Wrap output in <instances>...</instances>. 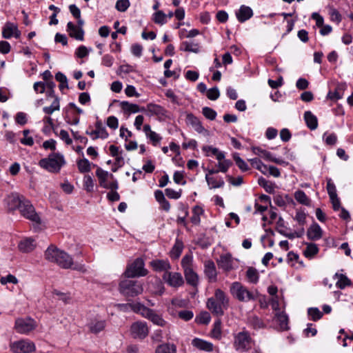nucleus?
Wrapping results in <instances>:
<instances>
[{"mask_svg":"<svg viewBox=\"0 0 353 353\" xmlns=\"http://www.w3.org/2000/svg\"><path fill=\"white\" fill-rule=\"evenodd\" d=\"M44 256L47 261L55 263L61 268H72L83 273L87 272L83 264L74 263L71 256L54 245H50L47 248L44 253Z\"/></svg>","mask_w":353,"mask_h":353,"instance_id":"1","label":"nucleus"},{"mask_svg":"<svg viewBox=\"0 0 353 353\" xmlns=\"http://www.w3.org/2000/svg\"><path fill=\"white\" fill-rule=\"evenodd\" d=\"M229 297L221 289H216L214 295L207 301V307L215 315L223 316L229 307Z\"/></svg>","mask_w":353,"mask_h":353,"instance_id":"2","label":"nucleus"},{"mask_svg":"<svg viewBox=\"0 0 353 353\" xmlns=\"http://www.w3.org/2000/svg\"><path fill=\"white\" fill-rule=\"evenodd\" d=\"M231 294L241 302H249L254 301L257 298V292L249 290L239 282H234L231 284L230 289Z\"/></svg>","mask_w":353,"mask_h":353,"instance_id":"3","label":"nucleus"},{"mask_svg":"<svg viewBox=\"0 0 353 353\" xmlns=\"http://www.w3.org/2000/svg\"><path fill=\"white\" fill-rule=\"evenodd\" d=\"M65 164L63 155L59 153H52L48 158L39 161V165L50 172H59L61 167Z\"/></svg>","mask_w":353,"mask_h":353,"instance_id":"4","label":"nucleus"},{"mask_svg":"<svg viewBox=\"0 0 353 353\" xmlns=\"http://www.w3.org/2000/svg\"><path fill=\"white\" fill-rule=\"evenodd\" d=\"M119 292L125 296L134 297L143 293V287L138 281L124 279L119 285Z\"/></svg>","mask_w":353,"mask_h":353,"instance_id":"5","label":"nucleus"},{"mask_svg":"<svg viewBox=\"0 0 353 353\" xmlns=\"http://www.w3.org/2000/svg\"><path fill=\"white\" fill-rule=\"evenodd\" d=\"M144 261L141 258L136 259L130 263L124 272L126 278H135L146 276L148 271L144 268Z\"/></svg>","mask_w":353,"mask_h":353,"instance_id":"6","label":"nucleus"},{"mask_svg":"<svg viewBox=\"0 0 353 353\" xmlns=\"http://www.w3.org/2000/svg\"><path fill=\"white\" fill-rule=\"evenodd\" d=\"M19 210L21 214L26 219L36 223H41V219L39 214L36 212L31 202L27 199H25L23 203L19 207Z\"/></svg>","mask_w":353,"mask_h":353,"instance_id":"7","label":"nucleus"},{"mask_svg":"<svg viewBox=\"0 0 353 353\" xmlns=\"http://www.w3.org/2000/svg\"><path fill=\"white\" fill-rule=\"evenodd\" d=\"M163 281L170 287L178 289L184 285V279L180 272L168 271L162 275Z\"/></svg>","mask_w":353,"mask_h":353,"instance_id":"8","label":"nucleus"},{"mask_svg":"<svg viewBox=\"0 0 353 353\" xmlns=\"http://www.w3.org/2000/svg\"><path fill=\"white\" fill-rule=\"evenodd\" d=\"M130 334L134 339H144L149 334V327L145 321H136L131 325Z\"/></svg>","mask_w":353,"mask_h":353,"instance_id":"9","label":"nucleus"},{"mask_svg":"<svg viewBox=\"0 0 353 353\" xmlns=\"http://www.w3.org/2000/svg\"><path fill=\"white\" fill-rule=\"evenodd\" d=\"M36 327V322L31 318L17 319L14 325V329L20 334H28L34 330Z\"/></svg>","mask_w":353,"mask_h":353,"instance_id":"10","label":"nucleus"},{"mask_svg":"<svg viewBox=\"0 0 353 353\" xmlns=\"http://www.w3.org/2000/svg\"><path fill=\"white\" fill-rule=\"evenodd\" d=\"M10 349L14 353H30L35 350V345L29 340H20L10 344Z\"/></svg>","mask_w":353,"mask_h":353,"instance_id":"11","label":"nucleus"},{"mask_svg":"<svg viewBox=\"0 0 353 353\" xmlns=\"http://www.w3.org/2000/svg\"><path fill=\"white\" fill-rule=\"evenodd\" d=\"M234 347L236 350L247 351L251 347V338L246 332H239L234 336Z\"/></svg>","mask_w":353,"mask_h":353,"instance_id":"12","label":"nucleus"},{"mask_svg":"<svg viewBox=\"0 0 353 353\" xmlns=\"http://www.w3.org/2000/svg\"><path fill=\"white\" fill-rule=\"evenodd\" d=\"M21 31L18 29L16 23L8 21L5 23L2 28V37L4 39H10L12 37L19 38Z\"/></svg>","mask_w":353,"mask_h":353,"instance_id":"13","label":"nucleus"},{"mask_svg":"<svg viewBox=\"0 0 353 353\" xmlns=\"http://www.w3.org/2000/svg\"><path fill=\"white\" fill-rule=\"evenodd\" d=\"M25 196L18 193H12L7 196L5 201L10 210H14L19 208L25 200Z\"/></svg>","mask_w":353,"mask_h":353,"instance_id":"14","label":"nucleus"},{"mask_svg":"<svg viewBox=\"0 0 353 353\" xmlns=\"http://www.w3.org/2000/svg\"><path fill=\"white\" fill-rule=\"evenodd\" d=\"M216 263L219 268L225 272H230L234 269V259L230 254L221 255Z\"/></svg>","mask_w":353,"mask_h":353,"instance_id":"15","label":"nucleus"},{"mask_svg":"<svg viewBox=\"0 0 353 353\" xmlns=\"http://www.w3.org/2000/svg\"><path fill=\"white\" fill-rule=\"evenodd\" d=\"M87 327L91 333L97 334L104 330L106 327V321L101 318L95 317L89 321L87 323Z\"/></svg>","mask_w":353,"mask_h":353,"instance_id":"16","label":"nucleus"},{"mask_svg":"<svg viewBox=\"0 0 353 353\" xmlns=\"http://www.w3.org/2000/svg\"><path fill=\"white\" fill-rule=\"evenodd\" d=\"M87 134L90 135L93 140L97 139H107L109 136L108 132L106 131L105 127L103 126L102 122L101 121H97L95 124V130L92 131L87 130L85 132Z\"/></svg>","mask_w":353,"mask_h":353,"instance_id":"17","label":"nucleus"},{"mask_svg":"<svg viewBox=\"0 0 353 353\" xmlns=\"http://www.w3.org/2000/svg\"><path fill=\"white\" fill-rule=\"evenodd\" d=\"M150 265L155 272H168L171 269V265L167 259H154L150 262Z\"/></svg>","mask_w":353,"mask_h":353,"instance_id":"18","label":"nucleus"},{"mask_svg":"<svg viewBox=\"0 0 353 353\" xmlns=\"http://www.w3.org/2000/svg\"><path fill=\"white\" fill-rule=\"evenodd\" d=\"M204 273L210 282H216L217 280V272L214 263L212 260H208L204 263Z\"/></svg>","mask_w":353,"mask_h":353,"instance_id":"19","label":"nucleus"},{"mask_svg":"<svg viewBox=\"0 0 353 353\" xmlns=\"http://www.w3.org/2000/svg\"><path fill=\"white\" fill-rule=\"evenodd\" d=\"M67 31L70 37L79 40L84 39V30L81 27H77L72 22L70 21L67 24Z\"/></svg>","mask_w":353,"mask_h":353,"instance_id":"20","label":"nucleus"},{"mask_svg":"<svg viewBox=\"0 0 353 353\" xmlns=\"http://www.w3.org/2000/svg\"><path fill=\"white\" fill-rule=\"evenodd\" d=\"M37 245L34 239L28 237L21 240L18 244V249L23 253H28L33 251Z\"/></svg>","mask_w":353,"mask_h":353,"instance_id":"21","label":"nucleus"},{"mask_svg":"<svg viewBox=\"0 0 353 353\" xmlns=\"http://www.w3.org/2000/svg\"><path fill=\"white\" fill-rule=\"evenodd\" d=\"M191 344L197 350L204 352H212L214 348V345L212 343L199 338L193 339Z\"/></svg>","mask_w":353,"mask_h":353,"instance_id":"22","label":"nucleus"},{"mask_svg":"<svg viewBox=\"0 0 353 353\" xmlns=\"http://www.w3.org/2000/svg\"><path fill=\"white\" fill-rule=\"evenodd\" d=\"M186 123L188 125H190L198 133L201 134L206 132L205 129L201 123V121L193 114L190 113L187 114Z\"/></svg>","mask_w":353,"mask_h":353,"instance_id":"23","label":"nucleus"},{"mask_svg":"<svg viewBox=\"0 0 353 353\" xmlns=\"http://www.w3.org/2000/svg\"><path fill=\"white\" fill-rule=\"evenodd\" d=\"M96 176L99 179V185L103 188H107L108 179H114L112 174H110L108 172L103 170L101 168L98 167L96 170Z\"/></svg>","mask_w":353,"mask_h":353,"instance_id":"24","label":"nucleus"},{"mask_svg":"<svg viewBox=\"0 0 353 353\" xmlns=\"http://www.w3.org/2000/svg\"><path fill=\"white\" fill-rule=\"evenodd\" d=\"M323 230L316 223H314L307 229V238L312 241H316L322 237Z\"/></svg>","mask_w":353,"mask_h":353,"instance_id":"25","label":"nucleus"},{"mask_svg":"<svg viewBox=\"0 0 353 353\" xmlns=\"http://www.w3.org/2000/svg\"><path fill=\"white\" fill-rule=\"evenodd\" d=\"M236 18L241 23L250 19L253 15L252 10L246 6H241L239 10L236 12Z\"/></svg>","mask_w":353,"mask_h":353,"instance_id":"26","label":"nucleus"},{"mask_svg":"<svg viewBox=\"0 0 353 353\" xmlns=\"http://www.w3.org/2000/svg\"><path fill=\"white\" fill-rule=\"evenodd\" d=\"M48 96L54 97V101L50 106L44 107L43 111L46 114H52L54 111L59 110L60 109L59 99L54 96L53 90L49 92Z\"/></svg>","mask_w":353,"mask_h":353,"instance_id":"27","label":"nucleus"},{"mask_svg":"<svg viewBox=\"0 0 353 353\" xmlns=\"http://www.w3.org/2000/svg\"><path fill=\"white\" fill-rule=\"evenodd\" d=\"M304 120L309 129L316 130L318 127V119L310 111H306L304 113Z\"/></svg>","mask_w":353,"mask_h":353,"instance_id":"28","label":"nucleus"},{"mask_svg":"<svg viewBox=\"0 0 353 353\" xmlns=\"http://www.w3.org/2000/svg\"><path fill=\"white\" fill-rule=\"evenodd\" d=\"M183 272L187 283L194 288H196L199 285V276L193 269L188 270Z\"/></svg>","mask_w":353,"mask_h":353,"instance_id":"29","label":"nucleus"},{"mask_svg":"<svg viewBox=\"0 0 353 353\" xmlns=\"http://www.w3.org/2000/svg\"><path fill=\"white\" fill-rule=\"evenodd\" d=\"M120 107L124 112L137 113L145 110L144 108H139V105L134 103H130L128 101L120 102Z\"/></svg>","mask_w":353,"mask_h":353,"instance_id":"30","label":"nucleus"},{"mask_svg":"<svg viewBox=\"0 0 353 353\" xmlns=\"http://www.w3.org/2000/svg\"><path fill=\"white\" fill-rule=\"evenodd\" d=\"M345 85L343 83L338 84L334 92L330 91L327 93V98L332 101H336L343 97V91L345 90Z\"/></svg>","mask_w":353,"mask_h":353,"instance_id":"31","label":"nucleus"},{"mask_svg":"<svg viewBox=\"0 0 353 353\" xmlns=\"http://www.w3.org/2000/svg\"><path fill=\"white\" fill-rule=\"evenodd\" d=\"M232 162L230 160H229V159L223 160L221 162H218V164H217L218 169L217 170H214V169L208 170V172H209L210 174H216V173H218L219 172L225 173L228 170L229 168L232 165Z\"/></svg>","mask_w":353,"mask_h":353,"instance_id":"32","label":"nucleus"},{"mask_svg":"<svg viewBox=\"0 0 353 353\" xmlns=\"http://www.w3.org/2000/svg\"><path fill=\"white\" fill-rule=\"evenodd\" d=\"M210 175L209 172L205 175L206 182L210 189L223 187L225 182L222 179L218 180L215 177L210 176Z\"/></svg>","mask_w":353,"mask_h":353,"instance_id":"33","label":"nucleus"},{"mask_svg":"<svg viewBox=\"0 0 353 353\" xmlns=\"http://www.w3.org/2000/svg\"><path fill=\"white\" fill-rule=\"evenodd\" d=\"M275 318L278 322L280 329L282 330H287L289 329L288 327V316L284 312H276L275 314Z\"/></svg>","mask_w":353,"mask_h":353,"instance_id":"34","label":"nucleus"},{"mask_svg":"<svg viewBox=\"0 0 353 353\" xmlns=\"http://www.w3.org/2000/svg\"><path fill=\"white\" fill-rule=\"evenodd\" d=\"M334 278L336 280V285L340 289L351 285L350 280L343 274L336 273Z\"/></svg>","mask_w":353,"mask_h":353,"instance_id":"35","label":"nucleus"},{"mask_svg":"<svg viewBox=\"0 0 353 353\" xmlns=\"http://www.w3.org/2000/svg\"><path fill=\"white\" fill-rule=\"evenodd\" d=\"M248 324L252 326L254 329L258 330L264 328L265 324L263 321L256 315H250L248 319Z\"/></svg>","mask_w":353,"mask_h":353,"instance_id":"36","label":"nucleus"},{"mask_svg":"<svg viewBox=\"0 0 353 353\" xmlns=\"http://www.w3.org/2000/svg\"><path fill=\"white\" fill-rule=\"evenodd\" d=\"M155 353H176V347L171 343H163L157 347Z\"/></svg>","mask_w":353,"mask_h":353,"instance_id":"37","label":"nucleus"},{"mask_svg":"<svg viewBox=\"0 0 353 353\" xmlns=\"http://www.w3.org/2000/svg\"><path fill=\"white\" fill-rule=\"evenodd\" d=\"M148 319L151 321L154 324L160 327H165L168 324L163 317L158 314L154 310H152Z\"/></svg>","mask_w":353,"mask_h":353,"instance_id":"38","label":"nucleus"},{"mask_svg":"<svg viewBox=\"0 0 353 353\" xmlns=\"http://www.w3.org/2000/svg\"><path fill=\"white\" fill-rule=\"evenodd\" d=\"M77 165L81 173L89 172L91 170L92 163L85 158L77 160Z\"/></svg>","mask_w":353,"mask_h":353,"instance_id":"39","label":"nucleus"},{"mask_svg":"<svg viewBox=\"0 0 353 353\" xmlns=\"http://www.w3.org/2000/svg\"><path fill=\"white\" fill-rule=\"evenodd\" d=\"M306 245L307 247L304 250L303 254L305 257L312 259L319 252V248L314 243H306Z\"/></svg>","mask_w":353,"mask_h":353,"instance_id":"40","label":"nucleus"},{"mask_svg":"<svg viewBox=\"0 0 353 353\" xmlns=\"http://www.w3.org/2000/svg\"><path fill=\"white\" fill-rule=\"evenodd\" d=\"M258 183L259 185L263 187L267 192L270 194H272L274 192V189L276 188L274 183L267 181L263 177L259 179Z\"/></svg>","mask_w":353,"mask_h":353,"instance_id":"41","label":"nucleus"},{"mask_svg":"<svg viewBox=\"0 0 353 353\" xmlns=\"http://www.w3.org/2000/svg\"><path fill=\"white\" fill-rule=\"evenodd\" d=\"M203 213L202 208L199 206H194L192 209V215L190 218L191 222L194 225H199L201 222V215Z\"/></svg>","mask_w":353,"mask_h":353,"instance_id":"42","label":"nucleus"},{"mask_svg":"<svg viewBox=\"0 0 353 353\" xmlns=\"http://www.w3.org/2000/svg\"><path fill=\"white\" fill-rule=\"evenodd\" d=\"M294 198L297 202L305 205H310V199L302 190H297L294 193Z\"/></svg>","mask_w":353,"mask_h":353,"instance_id":"43","label":"nucleus"},{"mask_svg":"<svg viewBox=\"0 0 353 353\" xmlns=\"http://www.w3.org/2000/svg\"><path fill=\"white\" fill-rule=\"evenodd\" d=\"M252 150L256 155H258L265 159V160L270 161L271 159L272 158V155L270 152L263 150L259 147H252Z\"/></svg>","mask_w":353,"mask_h":353,"instance_id":"44","label":"nucleus"},{"mask_svg":"<svg viewBox=\"0 0 353 353\" xmlns=\"http://www.w3.org/2000/svg\"><path fill=\"white\" fill-rule=\"evenodd\" d=\"M233 159L236 165L239 168V169L241 171L245 172L249 170V166L248 163L239 157V154H234Z\"/></svg>","mask_w":353,"mask_h":353,"instance_id":"45","label":"nucleus"},{"mask_svg":"<svg viewBox=\"0 0 353 353\" xmlns=\"http://www.w3.org/2000/svg\"><path fill=\"white\" fill-rule=\"evenodd\" d=\"M55 79L60 83L59 89L68 88V79L66 76L61 72H58L55 74Z\"/></svg>","mask_w":353,"mask_h":353,"instance_id":"46","label":"nucleus"},{"mask_svg":"<svg viewBox=\"0 0 353 353\" xmlns=\"http://www.w3.org/2000/svg\"><path fill=\"white\" fill-rule=\"evenodd\" d=\"M182 46L183 48V50L187 52L198 53L200 51V46L198 43L184 41L182 43Z\"/></svg>","mask_w":353,"mask_h":353,"instance_id":"47","label":"nucleus"},{"mask_svg":"<svg viewBox=\"0 0 353 353\" xmlns=\"http://www.w3.org/2000/svg\"><path fill=\"white\" fill-rule=\"evenodd\" d=\"M181 266L183 269V272L192 268V256L191 255H185L183 257L181 262Z\"/></svg>","mask_w":353,"mask_h":353,"instance_id":"48","label":"nucleus"},{"mask_svg":"<svg viewBox=\"0 0 353 353\" xmlns=\"http://www.w3.org/2000/svg\"><path fill=\"white\" fill-rule=\"evenodd\" d=\"M211 334L212 336L215 339H219L221 337V321L220 319H218L214 322Z\"/></svg>","mask_w":353,"mask_h":353,"instance_id":"49","label":"nucleus"},{"mask_svg":"<svg viewBox=\"0 0 353 353\" xmlns=\"http://www.w3.org/2000/svg\"><path fill=\"white\" fill-rule=\"evenodd\" d=\"M153 21L155 23L163 25L166 23V15L163 11L159 10L153 14Z\"/></svg>","mask_w":353,"mask_h":353,"instance_id":"50","label":"nucleus"},{"mask_svg":"<svg viewBox=\"0 0 353 353\" xmlns=\"http://www.w3.org/2000/svg\"><path fill=\"white\" fill-rule=\"evenodd\" d=\"M246 276L250 282L256 283L259 280V274L256 269L250 268L247 270Z\"/></svg>","mask_w":353,"mask_h":353,"instance_id":"51","label":"nucleus"},{"mask_svg":"<svg viewBox=\"0 0 353 353\" xmlns=\"http://www.w3.org/2000/svg\"><path fill=\"white\" fill-rule=\"evenodd\" d=\"M83 188L88 192H91L94 189V181L89 175L83 177Z\"/></svg>","mask_w":353,"mask_h":353,"instance_id":"52","label":"nucleus"},{"mask_svg":"<svg viewBox=\"0 0 353 353\" xmlns=\"http://www.w3.org/2000/svg\"><path fill=\"white\" fill-rule=\"evenodd\" d=\"M308 315L311 317L312 321L319 320L322 316V312L317 307H310L307 310Z\"/></svg>","mask_w":353,"mask_h":353,"instance_id":"53","label":"nucleus"},{"mask_svg":"<svg viewBox=\"0 0 353 353\" xmlns=\"http://www.w3.org/2000/svg\"><path fill=\"white\" fill-rule=\"evenodd\" d=\"M202 113L206 119L211 120V121L214 120L216 117V111L209 107L203 108Z\"/></svg>","mask_w":353,"mask_h":353,"instance_id":"54","label":"nucleus"},{"mask_svg":"<svg viewBox=\"0 0 353 353\" xmlns=\"http://www.w3.org/2000/svg\"><path fill=\"white\" fill-rule=\"evenodd\" d=\"M130 6V3L129 0H118L116 3L115 8L119 12H125Z\"/></svg>","mask_w":353,"mask_h":353,"instance_id":"55","label":"nucleus"},{"mask_svg":"<svg viewBox=\"0 0 353 353\" xmlns=\"http://www.w3.org/2000/svg\"><path fill=\"white\" fill-rule=\"evenodd\" d=\"M29 133V130H24L23 131L24 138L21 139V143L26 145L32 146L34 144V140L32 137H28Z\"/></svg>","mask_w":353,"mask_h":353,"instance_id":"56","label":"nucleus"},{"mask_svg":"<svg viewBox=\"0 0 353 353\" xmlns=\"http://www.w3.org/2000/svg\"><path fill=\"white\" fill-rule=\"evenodd\" d=\"M206 95L209 99L214 101L219 97L220 92L217 87H214L207 91Z\"/></svg>","mask_w":353,"mask_h":353,"instance_id":"57","label":"nucleus"},{"mask_svg":"<svg viewBox=\"0 0 353 353\" xmlns=\"http://www.w3.org/2000/svg\"><path fill=\"white\" fill-rule=\"evenodd\" d=\"M187 303L188 302L186 300L179 299L177 297H174L171 300V305L174 307H186Z\"/></svg>","mask_w":353,"mask_h":353,"instance_id":"58","label":"nucleus"},{"mask_svg":"<svg viewBox=\"0 0 353 353\" xmlns=\"http://www.w3.org/2000/svg\"><path fill=\"white\" fill-rule=\"evenodd\" d=\"M178 315L181 319L185 321L191 320L194 316L193 312L190 310H181L179 312Z\"/></svg>","mask_w":353,"mask_h":353,"instance_id":"59","label":"nucleus"},{"mask_svg":"<svg viewBox=\"0 0 353 353\" xmlns=\"http://www.w3.org/2000/svg\"><path fill=\"white\" fill-rule=\"evenodd\" d=\"M202 150L205 153V156L210 157L212 155H215L219 150L216 148H214L211 145H203L202 147Z\"/></svg>","mask_w":353,"mask_h":353,"instance_id":"60","label":"nucleus"},{"mask_svg":"<svg viewBox=\"0 0 353 353\" xmlns=\"http://www.w3.org/2000/svg\"><path fill=\"white\" fill-rule=\"evenodd\" d=\"M226 177L228 181L234 186H239L243 183V179L242 176H237L236 178H234L232 176L228 175Z\"/></svg>","mask_w":353,"mask_h":353,"instance_id":"61","label":"nucleus"},{"mask_svg":"<svg viewBox=\"0 0 353 353\" xmlns=\"http://www.w3.org/2000/svg\"><path fill=\"white\" fill-rule=\"evenodd\" d=\"M52 294L57 296L60 300L65 303H68L70 300V297L68 294L61 292L57 290H54L52 291Z\"/></svg>","mask_w":353,"mask_h":353,"instance_id":"62","label":"nucleus"},{"mask_svg":"<svg viewBox=\"0 0 353 353\" xmlns=\"http://www.w3.org/2000/svg\"><path fill=\"white\" fill-rule=\"evenodd\" d=\"M327 190L330 196V198L334 197L336 195V190L334 184L332 182L331 179H329L327 183Z\"/></svg>","mask_w":353,"mask_h":353,"instance_id":"63","label":"nucleus"},{"mask_svg":"<svg viewBox=\"0 0 353 353\" xmlns=\"http://www.w3.org/2000/svg\"><path fill=\"white\" fill-rule=\"evenodd\" d=\"M146 110L153 114H159L161 112V107L158 105L150 103L147 105Z\"/></svg>","mask_w":353,"mask_h":353,"instance_id":"64","label":"nucleus"}]
</instances>
